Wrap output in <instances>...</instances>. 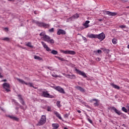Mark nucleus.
<instances>
[{"mask_svg": "<svg viewBox=\"0 0 129 129\" xmlns=\"http://www.w3.org/2000/svg\"><path fill=\"white\" fill-rule=\"evenodd\" d=\"M4 29L6 30V31H9V28L8 27H5Z\"/></svg>", "mask_w": 129, "mask_h": 129, "instance_id": "nucleus-48", "label": "nucleus"}, {"mask_svg": "<svg viewBox=\"0 0 129 129\" xmlns=\"http://www.w3.org/2000/svg\"><path fill=\"white\" fill-rule=\"evenodd\" d=\"M54 89L56 90V91L59 92V93H61V94H65V93H66V92H65V91L64 90V89L60 86L54 87Z\"/></svg>", "mask_w": 129, "mask_h": 129, "instance_id": "nucleus-7", "label": "nucleus"}, {"mask_svg": "<svg viewBox=\"0 0 129 129\" xmlns=\"http://www.w3.org/2000/svg\"><path fill=\"white\" fill-rule=\"evenodd\" d=\"M126 107L127 108H129V103L127 104Z\"/></svg>", "mask_w": 129, "mask_h": 129, "instance_id": "nucleus-52", "label": "nucleus"}, {"mask_svg": "<svg viewBox=\"0 0 129 129\" xmlns=\"http://www.w3.org/2000/svg\"><path fill=\"white\" fill-rule=\"evenodd\" d=\"M47 68H48V69H49V70H51V67H47Z\"/></svg>", "mask_w": 129, "mask_h": 129, "instance_id": "nucleus-54", "label": "nucleus"}, {"mask_svg": "<svg viewBox=\"0 0 129 129\" xmlns=\"http://www.w3.org/2000/svg\"><path fill=\"white\" fill-rule=\"evenodd\" d=\"M52 126L53 127L52 129H58V127H59V125L58 123H52Z\"/></svg>", "mask_w": 129, "mask_h": 129, "instance_id": "nucleus-20", "label": "nucleus"}, {"mask_svg": "<svg viewBox=\"0 0 129 129\" xmlns=\"http://www.w3.org/2000/svg\"><path fill=\"white\" fill-rule=\"evenodd\" d=\"M61 102L60 101H57L56 102V105L58 107H61Z\"/></svg>", "mask_w": 129, "mask_h": 129, "instance_id": "nucleus-30", "label": "nucleus"}, {"mask_svg": "<svg viewBox=\"0 0 129 129\" xmlns=\"http://www.w3.org/2000/svg\"><path fill=\"white\" fill-rule=\"evenodd\" d=\"M43 39L45 42H47V43H49V44H54L55 41L53 39H51V37L50 36L46 35L43 37Z\"/></svg>", "mask_w": 129, "mask_h": 129, "instance_id": "nucleus-4", "label": "nucleus"}, {"mask_svg": "<svg viewBox=\"0 0 129 129\" xmlns=\"http://www.w3.org/2000/svg\"><path fill=\"white\" fill-rule=\"evenodd\" d=\"M105 15H108V16H110L111 17H114L117 15V13L116 12H111L108 11H105Z\"/></svg>", "mask_w": 129, "mask_h": 129, "instance_id": "nucleus-10", "label": "nucleus"}, {"mask_svg": "<svg viewBox=\"0 0 129 129\" xmlns=\"http://www.w3.org/2000/svg\"><path fill=\"white\" fill-rule=\"evenodd\" d=\"M0 71H3V69L0 67Z\"/></svg>", "mask_w": 129, "mask_h": 129, "instance_id": "nucleus-53", "label": "nucleus"}, {"mask_svg": "<svg viewBox=\"0 0 129 129\" xmlns=\"http://www.w3.org/2000/svg\"><path fill=\"white\" fill-rule=\"evenodd\" d=\"M82 38H83V40H84L85 42H87V39H86V37L82 36Z\"/></svg>", "mask_w": 129, "mask_h": 129, "instance_id": "nucleus-43", "label": "nucleus"}, {"mask_svg": "<svg viewBox=\"0 0 129 129\" xmlns=\"http://www.w3.org/2000/svg\"><path fill=\"white\" fill-rule=\"evenodd\" d=\"M78 35H81V34H78Z\"/></svg>", "mask_w": 129, "mask_h": 129, "instance_id": "nucleus-63", "label": "nucleus"}, {"mask_svg": "<svg viewBox=\"0 0 129 129\" xmlns=\"http://www.w3.org/2000/svg\"><path fill=\"white\" fill-rule=\"evenodd\" d=\"M90 23V21L87 20L85 21V22L83 24V26L85 27H81V30H84V29H87V28H89V24Z\"/></svg>", "mask_w": 129, "mask_h": 129, "instance_id": "nucleus-11", "label": "nucleus"}, {"mask_svg": "<svg viewBox=\"0 0 129 129\" xmlns=\"http://www.w3.org/2000/svg\"><path fill=\"white\" fill-rule=\"evenodd\" d=\"M99 122H101V120H99Z\"/></svg>", "mask_w": 129, "mask_h": 129, "instance_id": "nucleus-62", "label": "nucleus"}, {"mask_svg": "<svg viewBox=\"0 0 129 129\" xmlns=\"http://www.w3.org/2000/svg\"><path fill=\"white\" fill-rule=\"evenodd\" d=\"M86 116H87V120H88V121L90 123H92V120L91 119H90V118H89V116H88V115H87V114H86Z\"/></svg>", "mask_w": 129, "mask_h": 129, "instance_id": "nucleus-25", "label": "nucleus"}, {"mask_svg": "<svg viewBox=\"0 0 129 129\" xmlns=\"http://www.w3.org/2000/svg\"><path fill=\"white\" fill-rule=\"evenodd\" d=\"M34 13L35 15H37V12L34 11Z\"/></svg>", "mask_w": 129, "mask_h": 129, "instance_id": "nucleus-55", "label": "nucleus"}, {"mask_svg": "<svg viewBox=\"0 0 129 129\" xmlns=\"http://www.w3.org/2000/svg\"><path fill=\"white\" fill-rule=\"evenodd\" d=\"M16 109H17V110H19V108L16 107Z\"/></svg>", "mask_w": 129, "mask_h": 129, "instance_id": "nucleus-59", "label": "nucleus"}, {"mask_svg": "<svg viewBox=\"0 0 129 129\" xmlns=\"http://www.w3.org/2000/svg\"><path fill=\"white\" fill-rule=\"evenodd\" d=\"M85 106H86V107H87V108H89V109H91V107L89 106L88 104H85Z\"/></svg>", "mask_w": 129, "mask_h": 129, "instance_id": "nucleus-41", "label": "nucleus"}, {"mask_svg": "<svg viewBox=\"0 0 129 129\" xmlns=\"http://www.w3.org/2000/svg\"><path fill=\"white\" fill-rule=\"evenodd\" d=\"M57 35L60 36V35H66V31L63 29H58L57 32Z\"/></svg>", "mask_w": 129, "mask_h": 129, "instance_id": "nucleus-12", "label": "nucleus"}, {"mask_svg": "<svg viewBox=\"0 0 129 129\" xmlns=\"http://www.w3.org/2000/svg\"><path fill=\"white\" fill-rule=\"evenodd\" d=\"M9 2H13V0H8Z\"/></svg>", "mask_w": 129, "mask_h": 129, "instance_id": "nucleus-61", "label": "nucleus"}, {"mask_svg": "<svg viewBox=\"0 0 129 129\" xmlns=\"http://www.w3.org/2000/svg\"><path fill=\"white\" fill-rule=\"evenodd\" d=\"M2 86L3 88L5 89L7 92H10V91H11V90L10 89V84L8 83H5L2 85Z\"/></svg>", "mask_w": 129, "mask_h": 129, "instance_id": "nucleus-8", "label": "nucleus"}, {"mask_svg": "<svg viewBox=\"0 0 129 129\" xmlns=\"http://www.w3.org/2000/svg\"><path fill=\"white\" fill-rule=\"evenodd\" d=\"M46 116L43 115L40 120L38 122L37 125H43V124H44V123H46Z\"/></svg>", "mask_w": 129, "mask_h": 129, "instance_id": "nucleus-5", "label": "nucleus"}, {"mask_svg": "<svg viewBox=\"0 0 129 129\" xmlns=\"http://www.w3.org/2000/svg\"><path fill=\"white\" fill-rule=\"evenodd\" d=\"M96 60H97V61H99V60H100V58L98 57V58H97Z\"/></svg>", "mask_w": 129, "mask_h": 129, "instance_id": "nucleus-51", "label": "nucleus"}, {"mask_svg": "<svg viewBox=\"0 0 129 129\" xmlns=\"http://www.w3.org/2000/svg\"><path fill=\"white\" fill-rule=\"evenodd\" d=\"M70 55H75L76 52L73 50H69V53Z\"/></svg>", "mask_w": 129, "mask_h": 129, "instance_id": "nucleus-23", "label": "nucleus"}, {"mask_svg": "<svg viewBox=\"0 0 129 129\" xmlns=\"http://www.w3.org/2000/svg\"><path fill=\"white\" fill-rule=\"evenodd\" d=\"M75 88H76V89H77L78 90L81 91V92H85V89L80 86H76Z\"/></svg>", "mask_w": 129, "mask_h": 129, "instance_id": "nucleus-18", "label": "nucleus"}, {"mask_svg": "<svg viewBox=\"0 0 129 129\" xmlns=\"http://www.w3.org/2000/svg\"><path fill=\"white\" fill-rule=\"evenodd\" d=\"M73 18H74V19H78V18H79V15H78V14H76L73 16Z\"/></svg>", "mask_w": 129, "mask_h": 129, "instance_id": "nucleus-31", "label": "nucleus"}, {"mask_svg": "<svg viewBox=\"0 0 129 129\" xmlns=\"http://www.w3.org/2000/svg\"><path fill=\"white\" fill-rule=\"evenodd\" d=\"M104 51H106V52H108V51H109V50H108L106 48H105V49H104Z\"/></svg>", "mask_w": 129, "mask_h": 129, "instance_id": "nucleus-47", "label": "nucleus"}, {"mask_svg": "<svg viewBox=\"0 0 129 129\" xmlns=\"http://www.w3.org/2000/svg\"><path fill=\"white\" fill-rule=\"evenodd\" d=\"M17 80L20 82V83H21V84H25V85H29L30 87H33V88H34V89H37V87H35L34 85H33V83H26L25 81L19 79L17 78Z\"/></svg>", "mask_w": 129, "mask_h": 129, "instance_id": "nucleus-3", "label": "nucleus"}, {"mask_svg": "<svg viewBox=\"0 0 129 129\" xmlns=\"http://www.w3.org/2000/svg\"><path fill=\"white\" fill-rule=\"evenodd\" d=\"M66 77L70 79H76V76L75 75H66Z\"/></svg>", "mask_w": 129, "mask_h": 129, "instance_id": "nucleus-15", "label": "nucleus"}, {"mask_svg": "<svg viewBox=\"0 0 129 129\" xmlns=\"http://www.w3.org/2000/svg\"><path fill=\"white\" fill-rule=\"evenodd\" d=\"M89 38H93L94 39H98L99 40H101V41H103L105 39V34L102 32L99 34H91L88 35Z\"/></svg>", "mask_w": 129, "mask_h": 129, "instance_id": "nucleus-1", "label": "nucleus"}, {"mask_svg": "<svg viewBox=\"0 0 129 129\" xmlns=\"http://www.w3.org/2000/svg\"><path fill=\"white\" fill-rule=\"evenodd\" d=\"M33 23H34V24H36L38 26V27H40V28H45V29L47 28H49L50 27V25L47 24L46 23H44L43 22H40L38 21H33Z\"/></svg>", "mask_w": 129, "mask_h": 129, "instance_id": "nucleus-2", "label": "nucleus"}, {"mask_svg": "<svg viewBox=\"0 0 129 129\" xmlns=\"http://www.w3.org/2000/svg\"><path fill=\"white\" fill-rule=\"evenodd\" d=\"M18 96L19 97V100H20V103H21L22 105H26V104L25 103V101H24V99H23V97H22V95H18Z\"/></svg>", "mask_w": 129, "mask_h": 129, "instance_id": "nucleus-14", "label": "nucleus"}, {"mask_svg": "<svg viewBox=\"0 0 129 129\" xmlns=\"http://www.w3.org/2000/svg\"><path fill=\"white\" fill-rule=\"evenodd\" d=\"M8 117H10V118H11V119L15 120L16 121H19V120H20V119L18 118L17 116L9 115Z\"/></svg>", "mask_w": 129, "mask_h": 129, "instance_id": "nucleus-17", "label": "nucleus"}, {"mask_svg": "<svg viewBox=\"0 0 129 129\" xmlns=\"http://www.w3.org/2000/svg\"><path fill=\"white\" fill-rule=\"evenodd\" d=\"M3 77H4V76H3L2 73H0V78H3Z\"/></svg>", "mask_w": 129, "mask_h": 129, "instance_id": "nucleus-49", "label": "nucleus"}, {"mask_svg": "<svg viewBox=\"0 0 129 129\" xmlns=\"http://www.w3.org/2000/svg\"><path fill=\"white\" fill-rule=\"evenodd\" d=\"M41 44L43 46L44 49H46L48 47V45H47V44H46L43 41L41 42Z\"/></svg>", "mask_w": 129, "mask_h": 129, "instance_id": "nucleus-28", "label": "nucleus"}, {"mask_svg": "<svg viewBox=\"0 0 129 129\" xmlns=\"http://www.w3.org/2000/svg\"><path fill=\"white\" fill-rule=\"evenodd\" d=\"M99 22H101L102 21V19H100L99 20Z\"/></svg>", "mask_w": 129, "mask_h": 129, "instance_id": "nucleus-56", "label": "nucleus"}, {"mask_svg": "<svg viewBox=\"0 0 129 129\" xmlns=\"http://www.w3.org/2000/svg\"><path fill=\"white\" fill-rule=\"evenodd\" d=\"M39 36H40V37H42V36H43V37H44V36H46L45 32H41V33L39 34Z\"/></svg>", "mask_w": 129, "mask_h": 129, "instance_id": "nucleus-36", "label": "nucleus"}, {"mask_svg": "<svg viewBox=\"0 0 129 129\" xmlns=\"http://www.w3.org/2000/svg\"><path fill=\"white\" fill-rule=\"evenodd\" d=\"M54 114H55L56 116L58 117L59 119H62V117L60 115V114L58 113L57 111L54 112Z\"/></svg>", "mask_w": 129, "mask_h": 129, "instance_id": "nucleus-22", "label": "nucleus"}, {"mask_svg": "<svg viewBox=\"0 0 129 129\" xmlns=\"http://www.w3.org/2000/svg\"><path fill=\"white\" fill-rule=\"evenodd\" d=\"M119 28H120V29H126V26L125 25H120L119 26Z\"/></svg>", "mask_w": 129, "mask_h": 129, "instance_id": "nucleus-33", "label": "nucleus"}, {"mask_svg": "<svg viewBox=\"0 0 129 129\" xmlns=\"http://www.w3.org/2000/svg\"><path fill=\"white\" fill-rule=\"evenodd\" d=\"M97 52L98 53V54H101V53H102V51H101L100 49H98Z\"/></svg>", "mask_w": 129, "mask_h": 129, "instance_id": "nucleus-44", "label": "nucleus"}, {"mask_svg": "<svg viewBox=\"0 0 129 129\" xmlns=\"http://www.w3.org/2000/svg\"><path fill=\"white\" fill-rule=\"evenodd\" d=\"M34 59L35 60H39V61H43V59L42 58V57L38 56L37 55H34Z\"/></svg>", "mask_w": 129, "mask_h": 129, "instance_id": "nucleus-21", "label": "nucleus"}, {"mask_svg": "<svg viewBox=\"0 0 129 129\" xmlns=\"http://www.w3.org/2000/svg\"><path fill=\"white\" fill-rule=\"evenodd\" d=\"M93 101L96 102L94 103V106H98V105H99V104L98 103V100L97 99H93L90 100V102H93Z\"/></svg>", "mask_w": 129, "mask_h": 129, "instance_id": "nucleus-16", "label": "nucleus"}, {"mask_svg": "<svg viewBox=\"0 0 129 129\" xmlns=\"http://www.w3.org/2000/svg\"><path fill=\"white\" fill-rule=\"evenodd\" d=\"M126 9H129V6L126 7Z\"/></svg>", "mask_w": 129, "mask_h": 129, "instance_id": "nucleus-60", "label": "nucleus"}, {"mask_svg": "<svg viewBox=\"0 0 129 129\" xmlns=\"http://www.w3.org/2000/svg\"><path fill=\"white\" fill-rule=\"evenodd\" d=\"M47 111H51V107L50 106L47 107Z\"/></svg>", "mask_w": 129, "mask_h": 129, "instance_id": "nucleus-45", "label": "nucleus"}, {"mask_svg": "<svg viewBox=\"0 0 129 129\" xmlns=\"http://www.w3.org/2000/svg\"><path fill=\"white\" fill-rule=\"evenodd\" d=\"M77 112L79 113H81V111L80 110H77Z\"/></svg>", "mask_w": 129, "mask_h": 129, "instance_id": "nucleus-50", "label": "nucleus"}, {"mask_svg": "<svg viewBox=\"0 0 129 129\" xmlns=\"http://www.w3.org/2000/svg\"><path fill=\"white\" fill-rule=\"evenodd\" d=\"M45 49L47 52H51V49L50 48H49V47L47 46Z\"/></svg>", "mask_w": 129, "mask_h": 129, "instance_id": "nucleus-39", "label": "nucleus"}, {"mask_svg": "<svg viewBox=\"0 0 129 129\" xmlns=\"http://www.w3.org/2000/svg\"><path fill=\"white\" fill-rule=\"evenodd\" d=\"M112 42L114 45H115V44H117V40L116 39H112Z\"/></svg>", "mask_w": 129, "mask_h": 129, "instance_id": "nucleus-29", "label": "nucleus"}, {"mask_svg": "<svg viewBox=\"0 0 129 129\" xmlns=\"http://www.w3.org/2000/svg\"><path fill=\"white\" fill-rule=\"evenodd\" d=\"M55 58H57V59H58V60H60V61H65V59L64 58L61 57L60 56H55Z\"/></svg>", "mask_w": 129, "mask_h": 129, "instance_id": "nucleus-27", "label": "nucleus"}, {"mask_svg": "<svg viewBox=\"0 0 129 129\" xmlns=\"http://www.w3.org/2000/svg\"><path fill=\"white\" fill-rule=\"evenodd\" d=\"M69 114H65L64 115V118H67L69 117Z\"/></svg>", "mask_w": 129, "mask_h": 129, "instance_id": "nucleus-40", "label": "nucleus"}, {"mask_svg": "<svg viewBox=\"0 0 129 129\" xmlns=\"http://www.w3.org/2000/svg\"><path fill=\"white\" fill-rule=\"evenodd\" d=\"M122 111H124V112H127V109H126L125 107H122Z\"/></svg>", "mask_w": 129, "mask_h": 129, "instance_id": "nucleus-35", "label": "nucleus"}, {"mask_svg": "<svg viewBox=\"0 0 129 129\" xmlns=\"http://www.w3.org/2000/svg\"><path fill=\"white\" fill-rule=\"evenodd\" d=\"M51 75L53 77H55V78H57L58 77V75H57L55 74H52Z\"/></svg>", "mask_w": 129, "mask_h": 129, "instance_id": "nucleus-38", "label": "nucleus"}, {"mask_svg": "<svg viewBox=\"0 0 129 129\" xmlns=\"http://www.w3.org/2000/svg\"><path fill=\"white\" fill-rule=\"evenodd\" d=\"M69 50H64L61 49L60 50V53H63V54H69Z\"/></svg>", "mask_w": 129, "mask_h": 129, "instance_id": "nucleus-24", "label": "nucleus"}, {"mask_svg": "<svg viewBox=\"0 0 129 129\" xmlns=\"http://www.w3.org/2000/svg\"><path fill=\"white\" fill-rule=\"evenodd\" d=\"M51 54H53V55H57L58 54V51L57 50H52L51 51Z\"/></svg>", "mask_w": 129, "mask_h": 129, "instance_id": "nucleus-26", "label": "nucleus"}, {"mask_svg": "<svg viewBox=\"0 0 129 129\" xmlns=\"http://www.w3.org/2000/svg\"><path fill=\"white\" fill-rule=\"evenodd\" d=\"M3 41H6L7 42H9L10 41V38L8 37H5L3 39Z\"/></svg>", "mask_w": 129, "mask_h": 129, "instance_id": "nucleus-34", "label": "nucleus"}, {"mask_svg": "<svg viewBox=\"0 0 129 129\" xmlns=\"http://www.w3.org/2000/svg\"><path fill=\"white\" fill-rule=\"evenodd\" d=\"M7 79H4L3 80H2V82H7Z\"/></svg>", "mask_w": 129, "mask_h": 129, "instance_id": "nucleus-46", "label": "nucleus"}, {"mask_svg": "<svg viewBox=\"0 0 129 129\" xmlns=\"http://www.w3.org/2000/svg\"><path fill=\"white\" fill-rule=\"evenodd\" d=\"M26 46H27V47H29L30 48H33V46L32 45L31 42H28L26 44Z\"/></svg>", "mask_w": 129, "mask_h": 129, "instance_id": "nucleus-32", "label": "nucleus"}, {"mask_svg": "<svg viewBox=\"0 0 129 129\" xmlns=\"http://www.w3.org/2000/svg\"><path fill=\"white\" fill-rule=\"evenodd\" d=\"M54 28H51L50 29L48 30V32H49V33H54Z\"/></svg>", "mask_w": 129, "mask_h": 129, "instance_id": "nucleus-37", "label": "nucleus"}, {"mask_svg": "<svg viewBox=\"0 0 129 129\" xmlns=\"http://www.w3.org/2000/svg\"><path fill=\"white\" fill-rule=\"evenodd\" d=\"M110 85H111V86H112V87L113 88H115V89H117L118 90L120 89V87L113 84V83H111L110 84Z\"/></svg>", "mask_w": 129, "mask_h": 129, "instance_id": "nucleus-19", "label": "nucleus"}, {"mask_svg": "<svg viewBox=\"0 0 129 129\" xmlns=\"http://www.w3.org/2000/svg\"><path fill=\"white\" fill-rule=\"evenodd\" d=\"M111 109H112V110H114V111H115V112L116 113H117V114H118V115H121V114H122V113H121L120 111H119L118 110H117L114 107H111Z\"/></svg>", "mask_w": 129, "mask_h": 129, "instance_id": "nucleus-13", "label": "nucleus"}, {"mask_svg": "<svg viewBox=\"0 0 129 129\" xmlns=\"http://www.w3.org/2000/svg\"><path fill=\"white\" fill-rule=\"evenodd\" d=\"M75 1H78V0H75Z\"/></svg>", "mask_w": 129, "mask_h": 129, "instance_id": "nucleus-64", "label": "nucleus"}, {"mask_svg": "<svg viewBox=\"0 0 129 129\" xmlns=\"http://www.w3.org/2000/svg\"><path fill=\"white\" fill-rule=\"evenodd\" d=\"M42 96L46 98H54V96L50 95L48 91H43L42 93Z\"/></svg>", "mask_w": 129, "mask_h": 129, "instance_id": "nucleus-6", "label": "nucleus"}, {"mask_svg": "<svg viewBox=\"0 0 129 129\" xmlns=\"http://www.w3.org/2000/svg\"><path fill=\"white\" fill-rule=\"evenodd\" d=\"M127 49H129V44L127 45Z\"/></svg>", "mask_w": 129, "mask_h": 129, "instance_id": "nucleus-58", "label": "nucleus"}, {"mask_svg": "<svg viewBox=\"0 0 129 129\" xmlns=\"http://www.w3.org/2000/svg\"><path fill=\"white\" fill-rule=\"evenodd\" d=\"M122 126H124V127H125V124H122Z\"/></svg>", "mask_w": 129, "mask_h": 129, "instance_id": "nucleus-57", "label": "nucleus"}, {"mask_svg": "<svg viewBox=\"0 0 129 129\" xmlns=\"http://www.w3.org/2000/svg\"><path fill=\"white\" fill-rule=\"evenodd\" d=\"M20 107L21 109H23V110H26V109L24 107V106H22V105H20Z\"/></svg>", "mask_w": 129, "mask_h": 129, "instance_id": "nucleus-42", "label": "nucleus"}, {"mask_svg": "<svg viewBox=\"0 0 129 129\" xmlns=\"http://www.w3.org/2000/svg\"><path fill=\"white\" fill-rule=\"evenodd\" d=\"M75 71H76V72L78 74L83 76L84 77V78H87V76L86 75V74H85V73H84V72H82L77 69H75Z\"/></svg>", "mask_w": 129, "mask_h": 129, "instance_id": "nucleus-9", "label": "nucleus"}]
</instances>
